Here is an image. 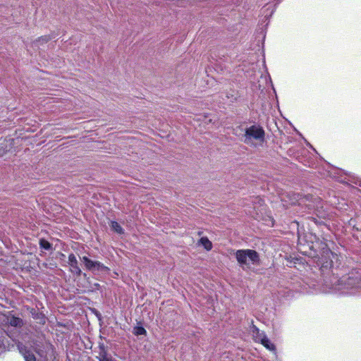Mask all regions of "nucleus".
<instances>
[{"mask_svg":"<svg viewBox=\"0 0 361 361\" xmlns=\"http://www.w3.org/2000/svg\"><path fill=\"white\" fill-rule=\"evenodd\" d=\"M260 343L262 345H263L267 349H268L271 351H273L276 353V347H275L274 344L271 343V341H269V339L267 337L264 338V340H262L260 342Z\"/></svg>","mask_w":361,"mask_h":361,"instance_id":"1a4fd4ad","label":"nucleus"},{"mask_svg":"<svg viewBox=\"0 0 361 361\" xmlns=\"http://www.w3.org/2000/svg\"><path fill=\"white\" fill-rule=\"evenodd\" d=\"M19 350H20V352L23 354V355L26 361H35L36 360L35 355L30 350H27L25 348L19 346Z\"/></svg>","mask_w":361,"mask_h":361,"instance_id":"6e6552de","label":"nucleus"},{"mask_svg":"<svg viewBox=\"0 0 361 361\" xmlns=\"http://www.w3.org/2000/svg\"><path fill=\"white\" fill-rule=\"evenodd\" d=\"M8 323L11 326L14 327L21 326L23 324V320L20 319L19 317H12L9 321Z\"/></svg>","mask_w":361,"mask_h":361,"instance_id":"9d476101","label":"nucleus"},{"mask_svg":"<svg viewBox=\"0 0 361 361\" xmlns=\"http://www.w3.org/2000/svg\"><path fill=\"white\" fill-rule=\"evenodd\" d=\"M111 228L117 233L122 234L124 233V230L117 221H112L111 222Z\"/></svg>","mask_w":361,"mask_h":361,"instance_id":"9b49d317","label":"nucleus"},{"mask_svg":"<svg viewBox=\"0 0 361 361\" xmlns=\"http://www.w3.org/2000/svg\"><path fill=\"white\" fill-rule=\"evenodd\" d=\"M242 140L250 146H256L257 143L261 145L265 141V131L259 124L251 125L245 128Z\"/></svg>","mask_w":361,"mask_h":361,"instance_id":"f03ea898","label":"nucleus"},{"mask_svg":"<svg viewBox=\"0 0 361 361\" xmlns=\"http://www.w3.org/2000/svg\"><path fill=\"white\" fill-rule=\"evenodd\" d=\"M49 40V37H47V36H44V37H42L39 38V39L37 40L36 43H37V42H48Z\"/></svg>","mask_w":361,"mask_h":361,"instance_id":"2eb2a0df","label":"nucleus"},{"mask_svg":"<svg viewBox=\"0 0 361 361\" xmlns=\"http://www.w3.org/2000/svg\"><path fill=\"white\" fill-rule=\"evenodd\" d=\"M99 361H116L111 355L107 353V350L105 346L99 345Z\"/></svg>","mask_w":361,"mask_h":361,"instance_id":"423d86ee","label":"nucleus"},{"mask_svg":"<svg viewBox=\"0 0 361 361\" xmlns=\"http://www.w3.org/2000/svg\"><path fill=\"white\" fill-rule=\"evenodd\" d=\"M235 257L239 264L249 267L252 264H258L259 262V254L254 250H238L235 252Z\"/></svg>","mask_w":361,"mask_h":361,"instance_id":"7ed1b4c3","label":"nucleus"},{"mask_svg":"<svg viewBox=\"0 0 361 361\" xmlns=\"http://www.w3.org/2000/svg\"><path fill=\"white\" fill-rule=\"evenodd\" d=\"M4 154V149L2 148H0V157L2 156Z\"/></svg>","mask_w":361,"mask_h":361,"instance_id":"dca6fc26","label":"nucleus"},{"mask_svg":"<svg viewBox=\"0 0 361 361\" xmlns=\"http://www.w3.org/2000/svg\"><path fill=\"white\" fill-rule=\"evenodd\" d=\"M39 245L42 248L46 250H49L51 249V243L44 239L40 240Z\"/></svg>","mask_w":361,"mask_h":361,"instance_id":"4468645a","label":"nucleus"},{"mask_svg":"<svg viewBox=\"0 0 361 361\" xmlns=\"http://www.w3.org/2000/svg\"><path fill=\"white\" fill-rule=\"evenodd\" d=\"M336 254L326 248L322 250L317 262L323 277L324 285L329 291L340 292L342 294H355L361 292V276L353 273L351 275L338 279L334 273V261H337Z\"/></svg>","mask_w":361,"mask_h":361,"instance_id":"f257e3e1","label":"nucleus"},{"mask_svg":"<svg viewBox=\"0 0 361 361\" xmlns=\"http://www.w3.org/2000/svg\"><path fill=\"white\" fill-rule=\"evenodd\" d=\"M252 333L254 340L256 342L260 343L264 338L267 337L264 331H260L257 327L253 326L252 328Z\"/></svg>","mask_w":361,"mask_h":361,"instance_id":"0eeeda50","label":"nucleus"},{"mask_svg":"<svg viewBox=\"0 0 361 361\" xmlns=\"http://www.w3.org/2000/svg\"><path fill=\"white\" fill-rule=\"evenodd\" d=\"M200 242L207 250H210L212 248V244L207 238H201Z\"/></svg>","mask_w":361,"mask_h":361,"instance_id":"f8f14e48","label":"nucleus"},{"mask_svg":"<svg viewBox=\"0 0 361 361\" xmlns=\"http://www.w3.org/2000/svg\"><path fill=\"white\" fill-rule=\"evenodd\" d=\"M68 264L70 266L71 271L77 275L80 276L82 274V271L78 266V260L74 254L71 253L68 255Z\"/></svg>","mask_w":361,"mask_h":361,"instance_id":"39448f33","label":"nucleus"},{"mask_svg":"<svg viewBox=\"0 0 361 361\" xmlns=\"http://www.w3.org/2000/svg\"><path fill=\"white\" fill-rule=\"evenodd\" d=\"M82 262L84 263L85 268L91 271H102L107 272L109 268L98 261H93L86 256L81 258Z\"/></svg>","mask_w":361,"mask_h":361,"instance_id":"20e7f679","label":"nucleus"},{"mask_svg":"<svg viewBox=\"0 0 361 361\" xmlns=\"http://www.w3.org/2000/svg\"><path fill=\"white\" fill-rule=\"evenodd\" d=\"M133 334L136 336L145 335L147 334L146 330L142 326H135L133 329Z\"/></svg>","mask_w":361,"mask_h":361,"instance_id":"ddd939ff","label":"nucleus"}]
</instances>
